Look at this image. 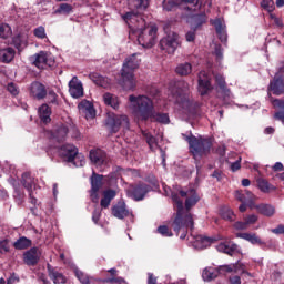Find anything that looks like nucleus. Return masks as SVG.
<instances>
[{
    "instance_id": "nucleus-1",
    "label": "nucleus",
    "mask_w": 284,
    "mask_h": 284,
    "mask_svg": "<svg viewBox=\"0 0 284 284\" xmlns=\"http://www.w3.org/2000/svg\"><path fill=\"white\" fill-rule=\"evenodd\" d=\"M180 196L185 200V207H183V201L179 199V195L172 194V201L175 202L176 215L171 224L174 232L179 235V232H182L180 239H185L187 236V230H192L194 227V217H192V213L190 210L196 205L197 201L201 200L199 194L196 193V189L189 187L186 190L180 191Z\"/></svg>"
},
{
    "instance_id": "nucleus-2",
    "label": "nucleus",
    "mask_w": 284,
    "mask_h": 284,
    "mask_svg": "<svg viewBox=\"0 0 284 284\" xmlns=\"http://www.w3.org/2000/svg\"><path fill=\"white\" fill-rule=\"evenodd\" d=\"M139 65H141L139 53H133L124 60L121 69V79L119 80V85H121L123 90L130 91L136 88L134 70H138Z\"/></svg>"
},
{
    "instance_id": "nucleus-3",
    "label": "nucleus",
    "mask_w": 284,
    "mask_h": 284,
    "mask_svg": "<svg viewBox=\"0 0 284 284\" xmlns=\"http://www.w3.org/2000/svg\"><path fill=\"white\" fill-rule=\"evenodd\" d=\"M129 108L139 121H148L154 116V102L148 95H129Z\"/></svg>"
},
{
    "instance_id": "nucleus-4",
    "label": "nucleus",
    "mask_w": 284,
    "mask_h": 284,
    "mask_svg": "<svg viewBox=\"0 0 284 284\" xmlns=\"http://www.w3.org/2000/svg\"><path fill=\"white\" fill-rule=\"evenodd\" d=\"M185 141H187L190 145V152L193 154L195 160L203 159V156H207L212 151V139L203 138V136H194V135H185L183 134Z\"/></svg>"
},
{
    "instance_id": "nucleus-5",
    "label": "nucleus",
    "mask_w": 284,
    "mask_h": 284,
    "mask_svg": "<svg viewBox=\"0 0 284 284\" xmlns=\"http://www.w3.org/2000/svg\"><path fill=\"white\" fill-rule=\"evenodd\" d=\"M138 42L142 48H154L156 43V32L159 29L156 26H148L145 24L142 29H138Z\"/></svg>"
},
{
    "instance_id": "nucleus-6",
    "label": "nucleus",
    "mask_w": 284,
    "mask_h": 284,
    "mask_svg": "<svg viewBox=\"0 0 284 284\" xmlns=\"http://www.w3.org/2000/svg\"><path fill=\"white\" fill-rule=\"evenodd\" d=\"M106 130L112 134H116L119 130H130V120L128 115H119L114 113H109L105 121Z\"/></svg>"
},
{
    "instance_id": "nucleus-7",
    "label": "nucleus",
    "mask_w": 284,
    "mask_h": 284,
    "mask_svg": "<svg viewBox=\"0 0 284 284\" xmlns=\"http://www.w3.org/2000/svg\"><path fill=\"white\" fill-rule=\"evenodd\" d=\"M123 21H125L126 26L130 28V30H133V32H136L138 30H143L145 28V19H143V16L141 14V11H130L125 14H122Z\"/></svg>"
},
{
    "instance_id": "nucleus-8",
    "label": "nucleus",
    "mask_w": 284,
    "mask_h": 284,
    "mask_svg": "<svg viewBox=\"0 0 284 284\" xmlns=\"http://www.w3.org/2000/svg\"><path fill=\"white\" fill-rule=\"evenodd\" d=\"M181 45V38L175 32L169 33L166 37L162 38L160 41V48L166 54H174L179 47Z\"/></svg>"
},
{
    "instance_id": "nucleus-9",
    "label": "nucleus",
    "mask_w": 284,
    "mask_h": 284,
    "mask_svg": "<svg viewBox=\"0 0 284 284\" xmlns=\"http://www.w3.org/2000/svg\"><path fill=\"white\" fill-rule=\"evenodd\" d=\"M179 108H182L184 112H192L194 110V102L190 99V93L187 91H180L174 93L171 98Z\"/></svg>"
},
{
    "instance_id": "nucleus-10",
    "label": "nucleus",
    "mask_w": 284,
    "mask_h": 284,
    "mask_svg": "<svg viewBox=\"0 0 284 284\" xmlns=\"http://www.w3.org/2000/svg\"><path fill=\"white\" fill-rule=\"evenodd\" d=\"M31 59L33 61V65L40 70H43L44 68H52V65H54V59H52V55L45 51L36 53Z\"/></svg>"
},
{
    "instance_id": "nucleus-11",
    "label": "nucleus",
    "mask_w": 284,
    "mask_h": 284,
    "mask_svg": "<svg viewBox=\"0 0 284 284\" xmlns=\"http://www.w3.org/2000/svg\"><path fill=\"white\" fill-rule=\"evenodd\" d=\"M178 6H191L194 10L201 8V0H164L163 8L166 12L174 10Z\"/></svg>"
},
{
    "instance_id": "nucleus-12",
    "label": "nucleus",
    "mask_w": 284,
    "mask_h": 284,
    "mask_svg": "<svg viewBox=\"0 0 284 284\" xmlns=\"http://www.w3.org/2000/svg\"><path fill=\"white\" fill-rule=\"evenodd\" d=\"M103 185V175L93 173L91 176L90 199L93 203H99V191Z\"/></svg>"
},
{
    "instance_id": "nucleus-13",
    "label": "nucleus",
    "mask_w": 284,
    "mask_h": 284,
    "mask_svg": "<svg viewBox=\"0 0 284 284\" xmlns=\"http://www.w3.org/2000/svg\"><path fill=\"white\" fill-rule=\"evenodd\" d=\"M21 183L23 187L27 190V192L29 193L31 203H33L34 205L37 203V199H34V195H33L34 190H37V183L34 182V178H32L30 173H23Z\"/></svg>"
},
{
    "instance_id": "nucleus-14",
    "label": "nucleus",
    "mask_w": 284,
    "mask_h": 284,
    "mask_svg": "<svg viewBox=\"0 0 284 284\" xmlns=\"http://www.w3.org/2000/svg\"><path fill=\"white\" fill-rule=\"evenodd\" d=\"M148 192H150V186L148 184H138L129 189V194L134 201H143Z\"/></svg>"
},
{
    "instance_id": "nucleus-15",
    "label": "nucleus",
    "mask_w": 284,
    "mask_h": 284,
    "mask_svg": "<svg viewBox=\"0 0 284 284\" xmlns=\"http://www.w3.org/2000/svg\"><path fill=\"white\" fill-rule=\"evenodd\" d=\"M69 93L73 99H81L83 97V83L79 81V78L73 77L69 81Z\"/></svg>"
},
{
    "instance_id": "nucleus-16",
    "label": "nucleus",
    "mask_w": 284,
    "mask_h": 284,
    "mask_svg": "<svg viewBox=\"0 0 284 284\" xmlns=\"http://www.w3.org/2000/svg\"><path fill=\"white\" fill-rule=\"evenodd\" d=\"M214 241H216V239H210L203 235H196V236H191L190 243H192V246L195 250H205V247H210V245H212Z\"/></svg>"
},
{
    "instance_id": "nucleus-17",
    "label": "nucleus",
    "mask_w": 284,
    "mask_h": 284,
    "mask_svg": "<svg viewBox=\"0 0 284 284\" xmlns=\"http://www.w3.org/2000/svg\"><path fill=\"white\" fill-rule=\"evenodd\" d=\"M78 108L81 114L85 116L87 121H90V119H94V116H97V111L94 110V105L91 104L90 101L88 100H83L82 102H80Z\"/></svg>"
},
{
    "instance_id": "nucleus-18",
    "label": "nucleus",
    "mask_w": 284,
    "mask_h": 284,
    "mask_svg": "<svg viewBox=\"0 0 284 284\" xmlns=\"http://www.w3.org/2000/svg\"><path fill=\"white\" fill-rule=\"evenodd\" d=\"M209 90H212L210 77H207V73L205 71H201L199 74V92L202 97H205Z\"/></svg>"
},
{
    "instance_id": "nucleus-19",
    "label": "nucleus",
    "mask_w": 284,
    "mask_h": 284,
    "mask_svg": "<svg viewBox=\"0 0 284 284\" xmlns=\"http://www.w3.org/2000/svg\"><path fill=\"white\" fill-rule=\"evenodd\" d=\"M49 278L52 280L54 284H67L68 283V277L63 275V273L57 271L52 265L48 264L47 265Z\"/></svg>"
},
{
    "instance_id": "nucleus-20",
    "label": "nucleus",
    "mask_w": 284,
    "mask_h": 284,
    "mask_svg": "<svg viewBox=\"0 0 284 284\" xmlns=\"http://www.w3.org/2000/svg\"><path fill=\"white\" fill-rule=\"evenodd\" d=\"M268 91L273 92L276 97L284 94V81L283 78H278V74H275L273 81H271Z\"/></svg>"
},
{
    "instance_id": "nucleus-21",
    "label": "nucleus",
    "mask_w": 284,
    "mask_h": 284,
    "mask_svg": "<svg viewBox=\"0 0 284 284\" xmlns=\"http://www.w3.org/2000/svg\"><path fill=\"white\" fill-rule=\"evenodd\" d=\"M77 146L72 144H65L59 149V154L60 156H62V159H65L70 163L74 161V155L77 154Z\"/></svg>"
},
{
    "instance_id": "nucleus-22",
    "label": "nucleus",
    "mask_w": 284,
    "mask_h": 284,
    "mask_svg": "<svg viewBox=\"0 0 284 284\" xmlns=\"http://www.w3.org/2000/svg\"><path fill=\"white\" fill-rule=\"evenodd\" d=\"M31 97L34 99L41 100L48 97V91L45 90V85L40 82H33L30 88Z\"/></svg>"
},
{
    "instance_id": "nucleus-23",
    "label": "nucleus",
    "mask_w": 284,
    "mask_h": 284,
    "mask_svg": "<svg viewBox=\"0 0 284 284\" xmlns=\"http://www.w3.org/2000/svg\"><path fill=\"white\" fill-rule=\"evenodd\" d=\"M217 252H222L223 254H227L229 256H232L236 250H239V245L232 243L229 239H226L224 242H221L216 245Z\"/></svg>"
},
{
    "instance_id": "nucleus-24",
    "label": "nucleus",
    "mask_w": 284,
    "mask_h": 284,
    "mask_svg": "<svg viewBox=\"0 0 284 284\" xmlns=\"http://www.w3.org/2000/svg\"><path fill=\"white\" fill-rule=\"evenodd\" d=\"M39 248L32 247L23 254L26 265L34 266L39 263Z\"/></svg>"
},
{
    "instance_id": "nucleus-25",
    "label": "nucleus",
    "mask_w": 284,
    "mask_h": 284,
    "mask_svg": "<svg viewBox=\"0 0 284 284\" xmlns=\"http://www.w3.org/2000/svg\"><path fill=\"white\" fill-rule=\"evenodd\" d=\"M148 6H150L148 0H128V7L131 11L143 12Z\"/></svg>"
},
{
    "instance_id": "nucleus-26",
    "label": "nucleus",
    "mask_w": 284,
    "mask_h": 284,
    "mask_svg": "<svg viewBox=\"0 0 284 284\" xmlns=\"http://www.w3.org/2000/svg\"><path fill=\"white\" fill-rule=\"evenodd\" d=\"M90 160L94 165H103L105 163V152L101 149L90 151Z\"/></svg>"
},
{
    "instance_id": "nucleus-27",
    "label": "nucleus",
    "mask_w": 284,
    "mask_h": 284,
    "mask_svg": "<svg viewBox=\"0 0 284 284\" xmlns=\"http://www.w3.org/2000/svg\"><path fill=\"white\" fill-rule=\"evenodd\" d=\"M89 79L99 88H110V79L99 73H90Z\"/></svg>"
},
{
    "instance_id": "nucleus-28",
    "label": "nucleus",
    "mask_w": 284,
    "mask_h": 284,
    "mask_svg": "<svg viewBox=\"0 0 284 284\" xmlns=\"http://www.w3.org/2000/svg\"><path fill=\"white\" fill-rule=\"evenodd\" d=\"M217 270L220 274H232V272H242V274H245V270H243V264L241 263L222 265Z\"/></svg>"
},
{
    "instance_id": "nucleus-29",
    "label": "nucleus",
    "mask_w": 284,
    "mask_h": 284,
    "mask_svg": "<svg viewBox=\"0 0 284 284\" xmlns=\"http://www.w3.org/2000/svg\"><path fill=\"white\" fill-rule=\"evenodd\" d=\"M112 214L115 219H125V216H129L130 211L125 207V203L119 202L112 207Z\"/></svg>"
},
{
    "instance_id": "nucleus-30",
    "label": "nucleus",
    "mask_w": 284,
    "mask_h": 284,
    "mask_svg": "<svg viewBox=\"0 0 284 284\" xmlns=\"http://www.w3.org/2000/svg\"><path fill=\"white\" fill-rule=\"evenodd\" d=\"M114 196H116V192L114 190H106L103 192V197L100 202L102 210H108V207H110V203H112Z\"/></svg>"
},
{
    "instance_id": "nucleus-31",
    "label": "nucleus",
    "mask_w": 284,
    "mask_h": 284,
    "mask_svg": "<svg viewBox=\"0 0 284 284\" xmlns=\"http://www.w3.org/2000/svg\"><path fill=\"white\" fill-rule=\"evenodd\" d=\"M16 51L12 48L0 49L1 63H10L14 59Z\"/></svg>"
},
{
    "instance_id": "nucleus-32",
    "label": "nucleus",
    "mask_w": 284,
    "mask_h": 284,
    "mask_svg": "<svg viewBox=\"0 0 284 284\" xmlns=\"http://www.w3.org/2000/svg\"><path fill=\"white\" fill-rule=\"evenodd\" d=\"M12 43L14 48H17L19 52H21V50H24V48H28V36L18 34L13 38Z\"/></svg>"
},
{
    "instance_id": "nucleus-33",
    "label": "nucleus",
    "mask_w": 284,
    "mask_h": 284,
    "mask_svg": "<svg viewBox=\"0 0 284 284\" xmlns=\"http://www.w3.org/2000/svg\"><path fill=\"white\" fill-rule=\"evenodd\" d=\"M103 102L105 103V105H110V108H113V110L119 109V97H116L115 94H112L110 92L104 93Z\"/></svg>"
},
{
    "instance_id": "nucleus-34",
    "label": "nucleus",
    "mask_w": 284,
    "mask_h": 284,
    "mask_svg": "<svg viewBox=\"0 0 284 284\" xmlns=\"http://www.w3.org/2000/svg\"><path fill=\"white\" fill-rule=\"evenodd\" d=\"M253 209L257 210V212L263 214V216H274L276 213V209L272 206V204H260L255 205Z\"/></svg>"
},
{
    "instance_id": "nucleus-35",
    "label": "nucleus",
    "mask_w": 284,
    "mask_h": 284,
    "mask_svg": "<svg viewBox=\"0 0 284 284\" xmlns=\"http://www.w3.org/2000/svg\"><path fill=\"white\" fill-rule=\"evenodd\" d=\"M65 136H68V126L61 124L52 132V139L55 141H65Z\"/></svg>"
},
{
    "instance_id": "nucleus-36",
    "label": "nucleus",
    "mask_w": 284,
    "mask_h": 284,
    "mask_svg": "<svg viewBox=\"0 0 284 284\" xmlns=\"http://www.w3.org/2000/svg\"><path fill=\"white\" fill-rule=\"evenodd\" d=\"M240 239H244V241H248L252 245H263V241L254 233H241L237 234Z\"/></svg>"
},
{
    "instance_id": "nucleus-37",
    "label": "nucleus",
    "mask_w": 284,
    "mask_h": 284,
    "mask_svg": "<svg viewBox=\"0 0 284 284\" xmlns=\"http://www.w3.org/2000/svg\"><path fill=\"white\" fill-rule=\"evenodd\" d=\"M219 274H220L219 268L206 267L203 270L202 278L203 281H206V282L214 281V278H216Z\"/></svg>"
},
{
    "instance_id": "nucleus-38",
    "label": "nucleus",
    "mask_w": 284,
    "mask_h": 284,
    "mask_svg": "<svg viewBox=\"0 0 284 284\" xmlns=\"http://www.w3.org/2000/svg\"><path fill=\"white\" fill-rule=\"evenodd\" d=\"M212 26H214L216 33L220 37V40L227 41V34L225 33V27L223 26L221 20H219V19L212 20Z\"/></svg>"
},
{
    "instance_id": "nucleus-39",
    "label": "nucleus",
    "mask_w": 284,
    "mask_h": 284,
    "mask_svg": "<svg viewBox=\"0 0 284 284\" xmlns=\"http://www.w3.org/2000/svg\"><path fill=\"white\" fill-rule=\"evenodd\" d=\"M272 105L280 109V111L274 114V119L277 121H284V100H272Z\"/></svg>"
},
{
    "instance_id": "nucleus-40",
    "label": "nucleus",
    "mask_w": 284,
    "mask_h": 284,
    "mask_svg": "<svg viewBox=\"0 0 284 284\" xmlns=\"http://www.w3.org/2000/svg\"><path fill=\"white\" fill-rule=\"evenodd\" d=\"M39 116L43 123H50L51 119L50 115L52 114V111L50 110V106L48 104H42L39 108Z\"/></svg>"
},
{
    "instance_id": "nucleus-41",
    "label": "nucleus",
    "mask_w": 284,
    "mask_h": 284,
    "mask_svg": "<svg viewBox=\"0 0 284 284\" xmlns=\"http://www.w3.org/2000/svg\"><path fill=\"white\" fill-rule=\"evenodd\" d=\"M175 72L180 77H187V74H192V64L189 62L181 63L176 67Z\"/></svg>"
},
{
    "instance_id": "nucleus-42",
    "label": "nucleus",
    "mask_w": 284,
    "mask_h": 284,
    "mask_svg": "<svg viewBox=\"0 0 284 284\" xmlns=\"http://www.w3.org/2000/svg\"><path fill=\"white\" fill-rule=\"evenodd\" d=\"M32 245V240L22 236L13 243L16 250H28Z\"/></svg>"
},
{
    "instance_id": "nucleus-43",
    "label": "nucleus",
    "mask_w": 284,
    "mask_h": 284,
    "mask_svg": "<svg viewBox=\"0 0 284 284\" xmlns=\"http://www.w3.org/2000/svg\"><path fill=\"white\" fill-rule=\"evenodd\" d=\"M221 216L222 219H224V221H236V215L234 214V211L227 206L221 209Z\"/></svg>"
},
{
    "instance_id": "nucleus-44",
    "label": "nucleus",
    "mask_w": 284,
    "mask_h": 284,
    "mask_svg": "<svg viewBox=\"0 0 284 284\" xmlns=\"http://www.w3.org/2000/svg\"><path fill=\"white\" fill-rule=\"evenodd\" d=\"M257 185L261 192H264L265 194L272 192V190H275L274 186L270 184V182L263 179L257 180Z\"/></svg>"
},
{
    "instance_id": "nucleus-45",
    "label": "nucleus",
    "mask_w": 284,
    "mask_h": 284,
    "mask_svg": "<svg viewBox=\"0 0 284 284\" xmlns=\"http://www.w3.org/2000/svg\"><path fill=\"white\" fill-rule=\"evenodd\" d=\"M149 119H153L154 121H158V123H170V116L166 113H156L153 109V115Z\"/></svg>"
},
{
    "instance_id": "nucleus-46",
    "label": "nucleus",
    "mask_w": 284,
    "mask_h": 284,
    "mask_svg": "<svg viewBox=\"0 0 284 284\" xmlns=\"http://www.w3.org/2000/svg\"><path fill=\"white\" fill-rule=\"evenodd\" d=\"M142 134H143L148 145L150 146V149L155 150L158 148L156 138L153 136L152 134H150V132H148V131H142Z\"/></svg>"
},
{
    "instance_id": "nucleus-47",
    "label": "nucleus",
    "mask_w": 284,
    "mask_h": 284,
    "mask_svg": "<svg viewBox=\"0 0 284 284\" xmlns=\"http://www.w3.org/2000/svg\"><path fill=\"white\" fill-rule=\"evenodd\" d=\"M75 168H83L85 165V156L81 153H79V150L77 151V154L73 156V160L71 161Z\"/></svg>"
},
{
    "instance_id": "nucleus-48",
    "label": "nucleus",
    "mask_w": 284,
    "mask_h": 284,
    "mask_svg": "<svg viewBox=\"0 0 284 284\" xmlns=\"http://www.w3.org/2000/svg\"><path fill=\"white\" fill-rule=\"evenodd\" d=\"M10 37H12V28L8 24H0V38L8 39Z\"/></svg>"
},
{
    "instance_id": "nucleus-49",
    "label": "nucleus",
    "mask_w": 284,
    "mask_h": 284,
    "mask_svg": "<svg viewBox=\"0 0 284 284\" xmlns=\"http://www.w3.org/2000/svg\"><path fill=\"white\" fill-rule=\"evenodd\" d=\"M74 274L81 284H90V277L83 271L75 268Z\"/></svg>"
},
{
    "instance_id": "nucleus-50",
    "label": "nucleus",
    "mask_w": 284,
    "mask_h": 284,
    "mask_svg": "<svg viewBox=\"0 0 284 284\" xmlns=\"http://www.w3.org/2000/svg\"><path fill=\"white\" fill-rule=\"evenodd\" d=\"M244 195L245 203L250 205L251 210H254V207L256 206V204H254V201H256V195H253V193L247 190L244 191Z\"/></svg>"
},
{
    "instance_id": "nucleus-51",
    "label": "nucleus",
    "mask_w": 284,
    "mask_h": 284,
    "mask_svg": "<svg viewBox=\"0 0 284 284\" xmlns=\"http://www.w3.org/2000/svg\"><path fill=\"white\" fill-rule=\"evenodd\" d=\"M215 82L217 83L220 90L225 92L226 94H230V90H227L225 84V78L221 74L215 75Z\"/></svg>"
},
{
    "instance_id": "nucleus-52",
    "label": "nucleus",
    "mask_w": 284,
    "mask_h": 284,
    "mask_svg": "<svg viewBox=\"0 0 284 284\" xmlns=\"http://www.w3.org/2000/svg\"><path fill=\"white\" fill-rule=\"evenodd\" d=\"M72 12L71 4L61 3L59 9L55 10V14H70Z\"/></svg>"
},
{
    "instance_id": "nucleus-53",
    "label": "nucleus",
    "mask_w": 284,
    "mask_h": 284,
    "mask_svg": "<svg viewBox=\"0 0 284 284\" xmlns=\"http://www.w3.org/2000/svg\"><path fill=\"white\" fill-rule=\"evenodd\" d=\"M33 34L34 37H37V39H48V34L45 33V27L43 26L37 27L33 30Z\"/></svg>"
},
{
    "instance_id": "nucleus-54",
    "label": "nucleus",
    "mask_w": 284,
    "mask_h": 284,
    "mask_svg": "<svg viewBox=\"0 0 284 284\" xmlns=\"http://www.w3.org/2000/svg\"><path fill=\"white\" fill-rule=\"evenodd\" d=\"M261 8H263L267 12H274V0H262Z\"/></svg>"
},
{
    "instance_id": "nucleus-55",
    "label": "nucleus",
    "mask_w": 284,
    "mask_h": 284,
    "mask_svg": "<svg viewBox=\"0 0 284 284\" xmlns=\"http://www.w3.org/2000/svg\"><path fill=\"white\" fill-rule=\"evenodd\" d=\"M158 233L161 234V236H174V234L172 233V230H170V227L165 226V225H161L158 227Z\"/></svg>"
},
{
    "instance_id": "nucleus-56",
    "label": "nucleus",
    "mask_w": 284,
    "mask_h": 284,
    "mask_svg": "<svg viewBox=\"0 0 284 284\" xmlns=\"http://www.w3.org/2000/svg\"><path fill=\"white\" fill-rule=\"evenodd\" d=\"M6 252H10V244L8 240L0 241V254H6Z\"/></svg>"
},
{
    "instance_id": "nucleus-57",
    "label": "nucleus",
    "mask_w": 284,
    "mask_h": 284,
    "mask_svg": "<svg viewBox=\"0 0 284 284\" xmlns=\"http://www.w3.org/2000/svg\"><path fill=\"white\" fill-rule=\"evenodd\" d=\"M244 221L246 223V226L254 225V223H256V221H258V216H256L254 214L247 215L246 217H244Z\"/></svg>"
},
{
    "instance_id": "nucleus-58",
    "label": "nucleus",
    "mask_w": 284,
    "mask_h": 284,
    "mask_svg": "<svg viewBox=\"0 0 284 284\" xmlns=\"http://www.w3.org/2000/svg\"><path fill=\"white\" fill-rule=\"evenodd\" d=\"M102 283L123 284L125 283V280L123 277H111V278L103 280Z\"/></svg>"
},
{
    "instance_id": "nucleus-59",
    "label": "nucleus",
    "mask_w": 284,
    "mask_h": 284,
    "mask_svg": "<svg viewBox=\"0 0 284 284\" xmlns=\"http://www.w3.org/2000/svg\"><path fill=\"white\" fill-rule=\"evenodd\" d=\"M270 19H272V21L275 23V26H277V28H283V19L276 17L274 13L270 14Z\"/></svg>"
},
{
    "instance_id": "nucleus-60",
    "label": "nucleus",
    "mask_w": 284,
    "mask_h": 284,
    "mask_svg": "<svg viewBox=\"0 0 284 284\" xmlns=\"http://www.w3.org/2000/svg\"><path fill=\"white\" fill-rule=\"evenodd\" d=\"M7 90L13 97H17V94H19V89L17 88V85L14 83H9L8 87H7Z\"/></svg>"
},
{
    "instance_id": "nucleus-61",
    "label": "nucleus",
    "mask_w": 284,
    "mask_h": 284,
    "mask_svg": "<svg viewBox=\"0 0 284 284\" xmlns=\"http://www.w3.org/2000/svg\"><path fill=\"white\" fill-rule=\"evenodd\" d=\"M13 190L16 192L14 197L21 201V199H23V191L19 190V184H13Z\"/></svg>"
},
{
    "instance_id": "nucleus-62",
    "label": "nucleus",
    "mask_w": 284,
    "mask_h": 284,
    "mask_svg": "<svg viewBox=\"0 0 284 284\" xmlns=\"http://www.w3.org/2000/svg\"><path fill=\"white\" fill-rule=\"evenodd\" d=\"M215 57L219 61H223V49L220 44L215 45Z\"/></svg>"
},
{
    "instance_id": "nucleus-63",
    "label": "nucleus",
    "mask_w": 284,
    "mask_h": 284,
    "mask_svg": "<svg viewBox=\"0 0 284 284\" xmlns=\"http://www.w3.org/2000/svg\"><path fill=\"white\" fill-rule=\"evenodd\" d=\"M235 199L240 201V203H245V191H235Z\"/></svg>"
},
{
    "instance_id": "nucleus-64",
    "label": "nucleus",
    "mask_w": 284,
    "mask_h": 284,
    "mask_svg": "<svg viewBox=\"0 0 284 284\" xmlns=\"http://www.w3.org/2000/svg\"><path fill=\"white\" fill-rule=\"evenodd\" d=\"M235 230H247V223L245 222H235L234 223Z\"/></svg>"
}]
</instances>
